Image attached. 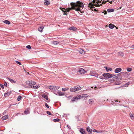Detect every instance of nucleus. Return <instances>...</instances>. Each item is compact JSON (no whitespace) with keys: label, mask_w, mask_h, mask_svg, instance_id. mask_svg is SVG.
<instances>
[{"label":"nucleus","mask_w":134,"mask_h":134,"mask_svg":"<svg viewBox=\"0 0 134 134\" xmlns=\"http://www.w3.org/2000/svg\"><path fill=\"white\" fill-rule=\"evenodd\" d=\"M70 5L71 6V8H68L65 9L64 8H60V9L64 12L63 14L64 15H66L67 14L66 13L69 12L72 9H75L76 11H80L81 13L83 12V11L81 10L80 9L81 8L84 7V5L81 2L78 1L76 3L72 2L70 3Z\"/></svg>","instance_id":"obj_1"},{"label":"nucleus","mask_w":134,"mask_h":134,"mask_svg":"<svg viewBox=\"0 0 134 134\" xmlns=\"http://www.w3.org/2000/svg\"><path fill=\"white\" fill-rule=\"evenodd\" d=\"M92 2L93 4V3H90L88 4V7H90L91 8H94L93 7V6H94L96 7H99L100 5H102V4H99L97 2L93 0L92 1Z\"/></svg>","instance_id":"obj_2"},{"label":"nucleus","mask_w":134,"mask_h":134,"mask_svg":"<svg viewBox=\"0 0 134 134\" xmlns=\"http://www.w3.org/2000/svg\"><path fill=\"white\" fill-rule=\"evenodd\" d=\"M81 89L80 86L77 85L74 87L73 88H71L70 89V91L71 92H74L80 90Z\"/></svg>","instance_id":"obj_3"},{"label":"nucleus","mask_w":134,"mask_h":134,"mask_svg":"<svg viewBox=\"0 0 134 134\" xmlns=\"http://www.w3.org/2000/svg\"><path fill=\"white\" fill-rule=\"evenodd\" d=\"M88 131V132L89 133H92V131L94 132H103V131H98L97 130H93L92 129H90V127H87L86 129Z\"/></svg>","instance_id":"obj_4"},{"label":"nucleus","mask_w":134,"mask_h":134,"mask_svg":"<svg viewBox=\"0 0 134 134\" xmlns=\"http://www.w3.org/2000/svg\"><path fill=\"white\" fill-rule=\"evenodd\" d=\"M119 74L120 75L123 76L125 77H127L130 75V73L128 72H121Z\"/></svg>","instance_id":"obj_5"},{"label":"nucleus","mask_w":134,"mask_h":134,"mask_svg":"<svg viewBox=\"0 0 134 134\" xmlns=\"http://www.w3.org/2000/svg\"><path fill=\"white\" fill-rule=\"evenodd\" d=\"M80 99H82L83 100H85V98L88 96V95L87 94H82L79 95Z\"/></svg>","instance_id":"obj_6"},{"label":"nucleus","mask_w":134,"mask_h":134,"mask_svg":"<svg viewBox=\"0 0 134 134\" xmlns=\"http://www.w3.org/2000/svg\"><path fill=\"white\" fill-rule=\"evenodd\" d=\"M77 71L81 74H84L86 73L85 70L82 68L79 69Z\"/></svg>","instance_id":"obj_7"},{"label":"nucleus","mask_w":134,"mask_h":134,"mask_svg":"<svg viewBox=\"0 0 134 134\" xmlns=\"http://www.w3.org/2000/svg\"><path fill=\"white\" fill-rule=\"evenodd\" d=\"M77 51L81 54H85V51L82 49H78Z\"/></svg>","instance_id":"obj_8"},{"label":"nucleus","mask_w":134,"mask_h":134,"mask_svg":"<svg viewBox=\"0 0 134 134\" xmlns=\"http://www.w3.org/2000/svg\"><path fill=\"white\" fill-rule=\"evenodd\" d=\"M78 99H80L79 96H77L76 97H74L71 100V101L72 102H74L75 100H77Z\"/></svg>","instance_id":"obj_9"},{"label":"nucleus","mask_w":134,"mask_h":134,"mask_svg":"<svg viewBox=\"0 0 134 134\" xmlns=\"http://www.w3.org/2000/svg\"><path fill=\"white\" fill-rule=\"evenodd\" d=\"M80 132L82 134H86V133L85 130L83 129H80Z\"/></svg>","instance_id":"obj_10"},{"label":"nucleus","mask_w":134,"mask_h":134,"mask_svg":"<svg viewBox=\"0 0 134 134\" xmlns=\"http://www.w3.org/2000/svg\"><path fill=\"white\" fill-rule=\"evenodd\" d=\"M45 1L44 2V4L45 5H48L50 4V2L49 0H45Z\"/></svg>","instance_id":"obj_11"},{"label":"nucleus","mask_w":134,"mask_h":134,"mask_svg":"<svg viewBox=\"0 0 134 134\" xmlns=\"http://www.w3.org/2000/svg\"><path fill=\"white\" fill-rule=\"evenodd\" d=\"M30 112V109H27L24 112V114H28Z\"/></svg>","instance_id":"obj_12"},{"label":"nucleus","mask_w":134,"mask_h":134,"mask_svg":"<svg viewBox=\"0 0 134 134\" xmlns=\"http://www.w3.org/2000/svg\"><path fill=\"white\" fill-rule=\"evenodd\" d=\"M121 71V69L120 68H117L116 69L115 72V73H118L120 72Z\"/></svg>","instance_id":"obj_13"},{"label":"nucleus","mask_w":134,"mask_h":134,"mask_svg":"<svg viewBox=\"0 0 134 134\" xmlns=\"http://www.w3.org/2000/svg\"><path fill=\"white\" fill-rule=\"evenodd\" d=\"M96 74V73L94 71H91L90 72V75L92 76H94V75Z\"/></svg>","instance_id":"obj_14"},{"label":"nucleus","mask_w":134,"mask_h":134,"mask_svg":"<svg viewBox=\"0 0 134 134\" xmlns=\"http://www.w3.org/2000/svg\"><path fill=\"white\" fill-rule=\"evenodd\" d=\"M36 82H34V88L38 89L40 87V86L39 84L36 85Z\"/></svg>","instance_id":"obj_15"},{"label":"nucleus","mask_w":134,"mask_h":134,"mask_svg":"<svg viewBox=\"0 0 134 134\" xmlns=\"http://www.w3.org/2000/svg\"><path fill=\"white\" fill-rule=\"evenodd\" d=\"M8 118V116L7 115H5L2 118V120H5L7 119Z\"/></svg>","instance_id":"obj_16"},{"label":"nucleus","mask_w":134,"mask_h":134,"mask_svg":"<svg viewBox=\"0 0 134 134\" xmlns=\"http://www.w3.org/2000/svg\"><path fill=\"white\" fill-rule=\"evenodd\" d=\"M44 28V27L43 26L42 27H39L38 30V31L40 32H42V30Z\"/></svg>","instance_id":"obj_17"},{"label":"nucleus","mask_w":134,"mask_h":134,"mask_svg":"<svg viewBox=\"0 0 134 134\" xmlns=\"http://www.w3.org/2000/svg\"><path fill=\"white\" fill-rule=\"evenodd\" d=\"M115 27L114 25L111 23L109 24V27L110 29H112Z\"/></svg>","instance_id":"obj_18"},{"label":"nucleus","mask_w":134,"mask_h":134,"mask_svg":"<svg viewBox=\"0 0 134 134\" xmlns=\"http://www.w3.org/2000/svg\"><path fill=\"white\" fill-rule=\"evenodd\" d=\"M109 73H105L103 74V76L106 77H108L109 75Z\"/></svg>","instance_id":"obj_19"},{"label":"nucleus","mask_w":134,"mask_h":134,"mask_svg":"<svg viewBox=\"0 0 134 134\" xmlns=\"http://www.w3.org/2000/svg\"><path fill=\"white\" fill-rule=\"evenodd\" d=\"M130 116L132 120H133L134 119V114L130 113Z\"/></svg>","instance_id":"obj_20"},{"label":"nucleus","mask_w":134,"mask_h":134,"mask_svg":"<svg viewBox=\"0 0 134 134\" xmlns=\"http://www.w3.org/2000/svg\"><path fill=\"white\" fill-rule=\"evenodd\" d=\"M58 93L59 96H62L64 94V93L60 91H59L58 92Z\"/></svg>","instance_id":"obj_21"},{"label":"nucleus","mask_w":134,"mask_h":134,"mask_svg":"<svg viewBox=\"0 0 134 134\" xmlns=\"http://www.w3.org/2000/svg\"><path fill=\"white\" fill-rule=\"evenodd\" d=\"M69 29L70 30H73L75 31L76 29V28L75 27L72 26L70 27Z\"/></svg>","instance_id":"obj_22"},{"label":"nucleus","mask_w":134,"mask_h":134,"mask_svg":"<svg viewBox=\"0 0 134 134\" xmlns=\"http://www.w3.org/2000/svg\"><path fill=\"white\" fill-rule=\"evenodd\" d=\"M3 23L5 24H7L8 25L10 23V22L8 20H5L3 21Z\"/></svg>","instance_id":"obj_23"},{"label":"nucleus","mask_w":134,"mask_h":134,"mask_svg":"<svg viewBox=\"0 0 134 134\" xmlns=\"http://www.w3.org/2000/svg\"><path fill=\"white\" fill-rule=\"evenodd\" d=\"M49 88L52 90H55V87L53 86H49Z\"/></svg>","instance_id":"obj_24"},{"label":"nucleus","mask_w":134,"mask_h":134,"mask_svg":"<svg viewBox=\"0 0 134 134\" xmlns=\"http://www.w3.org/2000/svg\"><path fill=\"white\" fill-rule=\"evenodd\" d=\"M114 9H107V11L108 12H114Z\"/></svg>","instance_id":"obj_25"},{"label":"nucleus","mask_w":134,"mask_h":134,"mask_svg":"<svg viewBox=\"0 0 134 134\" xmlns=\"http://www.w3.org/2000/svg\"><path fill=\"white\" fill-rule=\"evenodd\" d=\"M124 55V53L122 52H119L118 53V55H119L123 56Z\"/></svg>","instance_id":"obj_26"},{"label":"nucleus","mask_w":134,"mask_h":134,"mask_svg":"<svg viewBox=\"0 0 134 134\" xmlns=\"http://www.w3.org/2000/svg\"><path fill=\"white\" fill-rule=\"evenodd\" d=\"M8 79L11 82V83H15L16 82L15 81L13 80V79H9V78H8Z\"/></svg>","instance_id":"obj_27"},{"label":"nucleus","mask_w":134,"mask_h":134,"mask_svg":"<svg viewBox=\"0 0 134 134\" xmlns=\"http://www.w3.org/2000/svg\"><path fill=\"white\" fill-rule=\"evenodd\" d=\"M11 93L10 92H8L5 93L4 94V96L5 97H7Z\"/></svg>","instance_id":"obj_28"},{"label":"nucleus","mask_w":134,"mask_h":134,"mask_svg":"<svg viewBox=\"0 0 134 134\" xmlns=\"http://www.w3.org/2000/svg\"><path fill=\"white\" fill-rule=\"evenodd\" d=\"M29 87L30 88H32L34 87V84H32V83H29Z\"/></svg>","instance_id":"obj_29"},{"label":"nucleus","mask_w":134,"mask_h":134,"mask_svg":"<svg viewBox=\"0 0 134 134\" xmlns=\"http://www.w3.org/2000/svg\"><path fill=\"white\" fill-rule=\"evenodd\" d=\"M42 96L43 97L46 99L47 100L48 99V97L46 95L43 94Z\"/></svg>","instance_id":"obj_30"},{"label":"nucleus","mask_w":134,"mask_h":134,"mask_svg":"<svg viewBox=\"0 0 134 134\" xmlns=\"http://www.w3.org/2000/svg\"><path fill=\"white\" fill-rule=\"evenodd\" d=\"M52 43L54 45H57L58 44L59 42L57 41H53L52 42Z\"/></svg>","instance_id":"obj_31"},{"label":"nucleus","mask_w":134,"mask_h":134,"mask_svg":"<svg viewBox=\"0 0 134 134\" xmlns=\"http://www.w3.org/2000/svg\"><path fill=\"white\" fill-rule=\"evenodd\" d=\"M69 90V88H63L62 89V91H65L66 90Z\"/></svg>","instance_id":"obj_32"},{"label":"nucleus","mask_w":134,"mask_h":134,"mask_svg":"<svg viewBox=\"0 0 134 134\" xmlns=\"http://www.w3.org/2000/svg\"><path fill=\"white\" fill-rule=\"evenodd\" d=\"M21 98H22V97L21 96H19L18 97V98H17L18 100V101L20 100H21Z\"/></svg>","instance_id":"obj_33"},{"label":"nucleus","mask_w":134,"mask_h":134,"mask_svg":"<svg viewBox=\"0 0 134 134\" xmlns=\"http://www.w3.org/2000/svg\"><path fill=\"white\" fill-rule=\"evenodd\" d=\"M60 120V119H56L53 120L54 122L59 121Z\"/></svg>","instance_id":"obj_34"},{"label":"nucleus","mask_w":134,"mask_h":134,"mask_svg":"<svg viewBox=\"0 0 134 134\" xmlns=\"http://www.w3.org/2000/svg\"><path fill=\"white\" fill-rule=\"evenodd\" d=\"M132 70V69L131 68H127V70L128 71L130 72Z\"/></svg>","instance_id":"obj_35"},{"label":"nucleus","mask_w":134,"mask_h":134,"mask_svg":"<svg viewBox=\"0 0 134 134\" xmlns=\"http://www.w3.org/2000/svg\"><path fill=\"white\" fill-rule=\"evenodd\" d=\"M26 48L28 49H30L31 48V46L30 45H29L26 46Z\"/></svg>","instance_id":"obj_36"},{"label":"nucleus","mask_w":134,"mask_h":134,"mask_svg":"<svg viewBox=\"0 0 134 134\" xmlns=\"http://www.w3.org/2000/svg\"><path fill=\"white\" fill-rule=\"evenodd\" d=\"M89 104H92V99H89Z\"/></svg>","instance_id":"obj_37"},{"label":"nucleus","mask_w":134,"mask_h":134,"mask_svg":"<svg viewBox=\"0 0 134 134\" xmlns=\"http://www.w3.org/2000/svg\"><path fill=\"white\" fill-rule=\"evenodd\" d=\"M15 62L16 63L18 64H19V65H21V63L20 62H18V61H17L16 60L15 61Z\"/></svg>","instance_id":"obj_38"},{"label":"nucleus","mask_w":134,"mask_h":134,"mask_svg":"<svg viewBox=\"0 0 134 134\" xmlns=\"http://www.w3.org/2000/svg\"><path fill=\"white\" fill-rule=\"evenodd\" d=\"M46 113L48 114L51 115V113L49 111H47Z\"/></svg>","instance_id":"obj_39"},{"label":"nucleus","mask_w":134,"mask_h":134,"mask_svg":"<svg viewBox=\"0 0 134 134\" xmlns=\"http://www.w3.org/2000/svg\"><path fill=\"white\" fill-rule=\"evenodd\" d=\"M108 0H107V1H103L102 2V3L103 4H105L107 2H108Z\"/></svg>","instance_id":"obj_40"},{"label":"nucleus","mask_w":134,"mask_h":134,"mask_svg":"<svg viewBox=\"0 0 134 134\" xmlns=\"http://www.w3.org/2000/svg\"><path fill=\"white\" fill-rule=\"evenodd\" d=\"M45 105L46 107H47L48 108H49V106H48V104L46 103H45Z\"/></svg>","instance_id":"obj_41"},{"label":"nucleus","mask_w":134,"mask_h":134,"mask_svg":"<svg viewBox=\"0 0 134 134\" xmlns=\"http://www.w3.org/2000/svg\"><path fill=\"white\" fill-rule=\"evenodd\" d=\"M0 86L2 88H4V86L2 84H0Z\"/></svg>","instance_id":"obj_42"},{"label":"nucleus","mask_w":134,"mask_h":134,"mask_svg":"<svg viewBox=\"0 0 134 134\" xmlns=\"http://www.w3.org/2000/svg\"><path fill=\"white\" fill-rule=\"evenodd\" d=\"M112 70V69L111 68H108V69H107V72H108L109 70L111 71Z\"/></svg>","instance_id":"obj_43"},{"label":"nucleus","mask_w":134,"mask_h":134,"mask_svg":"<svg viewBox=\"0 0 134 134\" xmlns=\"http://www.w3.org/2000/svg\"><path fill=\"white\" fill-rule=\"evenodd\" d=\"M109 75L108 77L110 78L113 77V75L112 74H109Z\"/></svg>","instance_id":"obj_44"},{"label":"nucleus","mask_w":134,"mask_h":134,"mask_svg":"<svg viewBox=\"0 0 134 134\" xmlns=\"http://www.w3.org/2000/svg\"><path fill=\"white\" fill-rule=\"evenodd\" d=\"M7 83L5 82V83L4 84V86H5L7 87Z\"/></svg>","instance_id":"obj_45"},{"label":"nucleus","mask_w":134,"mask_h":134,"mask_svg":"<svg viewBox=\"0 0 134 134\" xmlns=\"http://www.w3.org/2000/svg\"><path fill=\"white\" fill-rule=\"evenodd\" d=\"M16 104H10V105L8 107V108H10L11 106L12 105H16Z\"/></svg>","instance_id":"obj_46"},{"label":"nucleus","mask_w":134,"mask_h":134,"mask_svg":"<svg viewBox=\"0 0 134 134\" xmlns=\"http://www.w3.org/2000/svg\"><path fill=\"white\" fill-rule=\"evenodd\" d=\"M96 2H97V3H101V1H99L97 0V1Z\"/></svg>","instance_id":"obj_47"},{"label":"nucleus","mask_w":134,"mask_h":134,"mask_svg":"<svg viewBox=\"0 0 134 134\" xmlns=\"http://www.w3.org/2000/svg\"><path fill=\"white\" fill-rule=\"evenodd\" d=\"M129 83L128 82V83H126V84L125 85H127V86L128 85H129Z\"/></svg>","instance_id":"obj_48"},{"label":"nucleus","mask_w":134,"mask_h":134,"mask_svg":"<svg viewBox=\"0 0 134 134\" xmlns=\"http://www.w3.org/2000/svg\"><path fill=\"white\" fill-rule=\"evenodd\" d=\"M108 2H109L111 4H112L113 3V2L112 1H108Z\"/></svg>","instance_id":"obj_49"},{"label":"nucleus","mask_w":134,"mask_h":134,"mask_svg":"<svg viewBox=\"0 0 134 134\" xmlns=\"http://www.w3.org/2000/svg\"><path fill=\"white\" fill-rule=\"evenodd\" d=\"M55 87V88H56V89H57H57H59V87Z\"/></svg>","instance_id":"obj_50"},{"label":"nucleus","mask_w":134,"mask_h":134,"mask_svg":"<svg viewBox=\"0 0 134 134\" xmlns=\"http://www.w3.org/2000/svg\"><path fill=\"white\" fill-rule=\"evenodd\" d=\"M103 77L102 76H100L99 78L100 79H103Z\"/></svg>","instance_id":"obj_51"},{"label":"nucleus","mask_w":134,"mask_h":134,"mask_svg":"<svg viewBox=\"0 0 134 134\" xmlns=\"http://www.w3.org/2000/svg\"><path fill=\"white\" fill-rule=\"evenodd\" d=\"M104 68L106 69V70L107 71V69H108V68L106 67H105Z\"/></svg>","instance_id":"obj_52"},{"label":"nucleus","mask_w":134,"mask_h":134,"mask_svg":"<svg viewBox=\"0 0 134 134\" xmlns=\"http://www.w3.org/2000/svg\"><path fill=\"white\" fill-rule=\"evenodd\" d=\"M107 11H105V13H104V14L105 15L106 14H107Z\"/></svg>","instance_id":"obj_53"},{"label":"nucleus","mask_w":134,"mask_h":134,"mask_svg":"<svg viewBox=\"0 0 134 134\" xmlns=\"http://www.w3.org/2000/svg\"><path fill=\"white\" fill-rule=\"evenodd\" d=\"M94 10L95 11H97V10H96V9H94Z\"/></svg>","instance_id":"obj_54"},{"label":"nucleus","mask_w":134,"mask_h":134,"mask_svg":"<svg viewBox=\"0 0 134 134\" xmlns=\"http://www.w3.org/2000/svg\"><path fill=\"white\" fill-rule=\"evenodd\" d=\"M132 48H134V45H132Z\"/></svg>","instance_id":"obj_55"},{"label":"nucleus","mask_w":134,"mask_h":134,"mask_svg":"<svg viewBox=\"0 0 134 134\" xmlns=\"http://www.w3.org/2000/svg\"><path fill=\"white\" fill-rule=\"evenodd\" d=\"M94 88H96L97 87L95 86V87Z\"/></svg>","instance_id":"obj_56"},{"label":"nucleus","mask_w":134,"mask_h":134,"mask_svg":"<svg viewBox=\"0 0 134 134\" xmlns=\"http://www.w3.org/2000/svg\"><path fill=\"white\" fill-rule=\"evenodd\" d=\"M116 29H118V28L117 27H116Z\"/></svg>","instance_id":"obj_57"},{"label":"nucleus","mask_w":134,"mask_h":134,"mask_svg":"<svg viewBox=\"0 0 134 134\" xmlns=\"http://www.w3.org/2000/svg\"><path fill=\"white\" fill-rule=\"evenodd\" d=\"M107 27L108 26L107 25H106V27H107Z\"/></svg>","instance_id":"obj_58"},{"label":"nucleus","mask_w":134,"mask_h":134,"mask_svg":"<svg viewBox=\"0 0 134 134\" xmlns=\"http://www.w3.org/2000/svg\"><path fill=\"white\" fill-rule=\"evenodd\" d=\"M28 83V82H27V83Z\"/></svg>","instance_id":"obj_59"},{"label":"nucleus","mask_w":134,"mask_h":134,"mask_svg":"<svg viewBox=\"0 0 134 134\" xmlns=\"http://www.w3.org/2000/svg\"><path fill=\"white\" fill-rule=\"evenodd\" d=\"M97 77H98V76H97Z\"/></svg>","instance_id":"obj_60"},{"label":"nucleus","mask_w":134,"mask_h":134,"mask_svg":"<svg viewBox=\"0 0 134 134\" xmlns=\"http://www.w3.org/2000/svg\"><path fill=\"white\" fill-rule=\"evenodd\" d=\"M1 116V114H0V117Z\"/></svg>","instance_id":"obj_61"}]
</instances>
